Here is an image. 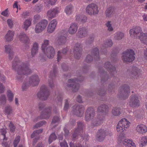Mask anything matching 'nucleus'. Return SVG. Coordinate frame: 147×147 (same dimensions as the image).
<instances>
[{
    "label": "nucleus",
    "mask_w": 147,
    "mask_h": 147,
    "mask_svg": "<svg viewBox=\"0 0 147 147\" xmlns=\"http://www.w3.org/2000/svg\"><path fill=\"white\" fill-rule=\"evenodd\" d=\"M42 9V7L41 5H39L36 7L35 9V11L37 12H40Z\"/></svg>",
    "instance_id": "nucleus-60"
},
{
    "label": "nucleus",
    "mask_w": 147,
    "mask_h": 147,
    "mask_svg": "<svg viewBox=\"0 0 147 147\" xmlns=\"http://www.w3.org/2000/svg\"><path fill=\"white\" fill-rule=\"evenodd\" d=\"M123 144L127 147H136V145L131 140L126 139L123 141Z\"/></svg>",
    "instance_id": "nucleus-30"
},
{
    "label": "nucleus",
    "mask_w": 147,
    "mask_h": 147,
    "mask_svg": "<svg viewBox=\"0 0 147 147\" xmlns=\"http://www.w3.org/2000/svg\"><path fill=\"white\" fill-rule=\"evenodd\" d=\"M7 95L8 100L10 102L13 101L14 94L12 92L9 90L7 91Z\"/></svg>",
    "instance_id": "nucleus-42"
},
{
    "label": "nucleus",
    "mask_w": 147,
    "mask_h": 147,
    "mask_svg": "<svg viewBox=\"0 0 147 147\" xmlns=\"http://www.w3.org/2000/svg\"><path fill=\"white\" fill-rule=\"evenodd\" d=\"M47 57L49 59L53 58L55 55V51L53 48L49 46L46 48L44 51H42Z\"/></svg>",
    "instance_id": "nucleus-17"
},
{
    "label": "nucleus",
    "mask_w": 147,
    "mask_h": 147,
    "mask_svg": "<svg viewBox=\"0 0 147 147\" xmlns=\"http://www.w3.org/2000/svg\"><path fill=\"white\" fill-rule=\"evenodd\" d=\"M67 50L66 49H63L62 52H61L60 51H58L57 54V61L59 62L62 58V56L63 54L66 53Z\"/></svg>",
    "instance_id": "nucleus-40"
},
{
    "label": "nucleus",
    "mask_w": 147,
    "mask_h": 147,
    "mask_svg": "<svg viewBox=\"0 0 147 147\" xmlns=\"http://www.w3.org/2000/svg\"><path fill=\"white\" fill-rule=\"evenodd\" d=\"M57 137L54 133L52 134L50 136L49 139V143L51 144L53 140H55L56 139Z\"/></svg>",
    "instance_id": "nucleus-46"
},
{
    "label": "nucleus",
    "mask_w": 147,
    "mask_h": 147,
    "mask_svg": "<svg viewBox=\"0 0 147 147\" xmlns=\"http://www.w3.org/2000/svg\"><path fill=\"white\" fill-rule=\"evenodd\" d=\"M4 114L7 116H13V110L10 106L7 105L5 107L4 111Z\"/></svg>",
    "instance_id": "nucleus-26"
},
{
    "label": "nucleus",
    "mask_w": 147,
    "mask_h": 147,
    "mask_svg": "<svg viewBox=\"0 0 147 147\" xmlns=\"http://www.w3.org/2000/svg\"><path fill=\"white\" fill-rule=\"evenodd\" d=\"M110 134L109 131L105 128H102L99 129L97 133L96 139L99 142L103 141L106 136Z\"/></svg>",
    "instance_id": "nucleus-6"
},
{
    "label": "nucleus",
    "mask_w": 147,
    "mask_h": 147,
    "mask_svg": "<svg viewBox=\"0 0 147 147\" xmlns=\"http://www.w3.org/2000/svg\"><path fill=\"white\" fill-rule=\"evenodd\" d=\"M60 146L61 147H68L66 142L65 141L60 143Z\"/></svg>",
    "instance_id": "nucleus-61"
},
{
    "label": "nucleus",
    "mask_w": 147,
    "mask_h": 147,
    "mask_svg": "<svg viewBox=\"0 0 147 147\" xmlns=\"http://www.w3.org/2000/svg\"><path fill=\"white\" fill-rule=\"evenodd\" d=\"M142 144L144 146L147 144V137L144 136L141 138Z\"/></svg>",
    "instance_id": "nucleus-52"
},
{
    "label": "nucleus",
    "mask_w": 147,
    "mask_h": 147,
    "mask_svg": "<svg viewBox=\"0 0 147 147\" xmlns=\"http://www.w3.org/2000/svg\"><path fill=\"white\" fill-rule=\"evenodd\" d=\"M40 15H36L34 16V20L33 22L34 23H36L37 21L38 20L40 19Z\"/></svg>",
    "instance_id": "nucleus-58"
},
{
    "label": "nucleus",
    "mask_w": 147,
    "mask_h": 147,
    "mask_svg": "<svg viewBox=\"0 0 147 147\" xmlns=\"http://www.w3.org/2000/svg\"><path fill=\"white\" fill-rule=\"evenodd\" d=\"M136 131L140 134H143L147 132V127L143 124H140L137 125Z\"/></svg>",
    "instance_id": "nucleus-21"
},
{
    "label": "nucleus",
    "mask_w": 147,
    "mask_h": 147,
    "mask_svg": "<svg viewBox=\"0 0 147 147\" xmlns=\"http://www.w3.org/2000/svg\"><path fill=\"white\" fill-rule=\"evenodd\" d=\"M37 97L42 100L47 99L49 95V92L45 86H42L40 88V91L37 94Z\"/></svg>",
    "instance_id": "nucleus-8"
},
{
    "label": "nucleus",
    "mask_w": 147,
    "mask_h": 147,
    "mask_svg": "<svg viewBox=\"0 0 147 147\" xmlns=\"http://www.w3.org/2000/svg\"><path fill=\"white\" fill-rule=\"evenodd\" d=\"M1 14L4 16L7 17L8 16V9H7L4 11H3L1 13Z\"/></svg>",
    "instance_id": "nucleus-55"
},
{
    "label": "nucleus",
    "mask_w": 147,
    "mask_h": 147,
    "mask_svg": "<svg viewBox=\"0 0 147 147\" xmlns=\"http://www.w3.org/2000/svg\"><path fill=\"white\" fill-rule=\"evenodd\" d=\"M112 113L114 116H118L120 114V111L119 108H114L112 111Z\"/></svg>",
    "instance_id": "nucleus-45"
},
{
    "label": "nucleus",
    "mask_w": 147,
    "mask_h": 147,
    "mask_svg": "<svg viewBox=\"0 0 147 147\" xmlns=\"http://www.w3.org/2000/svg\"><path fill=\"white\" fill-rule=\"evenodd\" d=\"M17 37L21 42L25 44H28L30 43V40L29 37L24 32L18 34Z\"/></svg>",
    "instance_id": "nucleus-16"
},
{
    "label": "nucleus",
    "mask_w": 147,
    "mask_h": 147,
    "mask_svg": "<svg viewBox=\"0 0 147 147\" xmlns=\"http://www.w3.org/2000/svg\"><path fill=\"white\" fill-rule=\"evenodd\" d=\"M134 51L132 49H128L122 54V59L125 62H131L135 59Z\"/></svg>",
    "instance_id": "nucleus-4"
},
{
    "label": "nucleus",
    "mask_w": 147,
    "mask_h": 147,
    "mask_svg": "<svg viewBox=\"0 0 147 147\" xmlns=\"http://www.w3.org/2000/svg\"><path fill=\"white\" fill-rule=\"evenodd\" d=\"M92 57L90 55H88L86 58V61L87 62L89 63L92 61Z\"/></svg>",
    "instance_id": "nucleus-56"
},
{
    "label": "nucleus",
    "mask_w": 147,
    "mask_h": 147,
    "mask_svg": "<svg viewBox=\"0 0 147 147\" xmlns=\"http://www.w3.org/2000/svg\"><path fill=\"white\" fill-rule=\"evenodd\" d=\"M32 19L31 18H29L26 20L24 23L23 28L26 30L28 27L30 26L31 24Z\"/></svg>",
    "instance_id": "nucleus-37"
},
{
    "label": "nucleus",
    "mask_w": 147,
    "mask_h": 147,
    "mask_svg": "<svg viewBox=\"0 0 147 147\" xmlns=\"http://www.w3.org/2000/svg\"><path fill=\"white\" fill-rule=\"evenodd\" d=\"M60 9L58 7L51 9L47 12V16L50 19L55 18L60 13Z\"/></svg>",
    "instance_id": "nucleus-14"
},
{
    "label": "nucleus",
    "mask_w": 147,
    "mask_h": 147,
    "mask_svg": "<svg viewBox=\"0 0 147 147\" xmlns=\"http://www.w3.org/2000/svg\"><path fill=\"white\" fill-rule=\"evenodd\" d=\"M108 106L105 105H100L98 108L97 118L92 121V126H98L101 125L105 119V117L102 115V113L108 109Z\"/></svg>",
    "instance_id": "nucleus-2"
},
{
    "label": "nucleus",
    "mask_w": 147,
    "mask_h": 147,
    "mask_svg": "<svg viewBox=\"0 0 147 147\" xmlns=\"http://www.w3.org/2000/svg\"><path fill=\"white\" fill-rule=\"evenodd\" d=\"M49 40L47 39L44 40L41 47L42 50V51H45V50L46 49V47L49 45Z\"/></svg>",
    "instance_id": "nucleus-44"
},
{
    "label": "nucleus",
    "mask_w": 147,
    "mask_h": 147,
    "mask_svg": "<svg viewBox=\"0 0 147 147\" xmlns=\"http://www.w3.org/2000/svg\"><path fill=\"white\" fill-rule=\"evenodd\" d=\"M40 80L38 76L36 75H34L30 77L27 82L24 83L22 88L24 90L27 86L29 85L34 86L37 85L40 82Z\"/></svg>",
    "instance_id": "nucleus-3"
},
{
    "label": "nucleus",
    "mask_w": 147,
    "mask_h": 147,
    "mask_svg": "<svg viewBox=\"0 0 147 147\" xmlns=\"http://www.w3.org/2000/svg\"><path fill=\"white\" fill-rule=\"evenodd\" d=\"M113 22L111 21H108L106 24V25L107 28V30L109 32H112L113 30Z\"/></svg>",
    "instance_id": "nucleus-41"
},
{
    "label": "nucleus",
    "mask_w": 147,
    "mask_h": 147,
    "mask_svg": "<svg viewBox=\"0 0 147 147\" xmlns=\"http://www.w3.org/2000/svg\"><path fill=\"white\" fill-rule=\"evenodd\" d=\"M48 24V22L46 20H42L37 24L35 29L36 33H38L43 31L46 28Z\"/></svg>",
    "instance_id": "nucleus-10"
},
{
    "label": "nucleus",
    "mask_w": 147,
    "mask_h": 147,
    "mask_svg": "<svg viewBox=\"0 0 147 147\" xmlns=\"http://www.w3.org/2000/svg\"><path fill=\"white\" fill-rule=\"evenodd\" d=\"M86 13L90 15L97 14L99 12L97 5L94 3L88 5L86 7Z\"/></svg>",
    "instance_id": "nucleus-7"
},
{
    "label": "nucleus",
    "mask_w": 147,
    "mask_h": 147,
    "mask_svg": "<svg viewBox=\"0 0 147 147\" xmlns=\"http://www.w3.org/2000/svg\"><path fill=\"white\" fill-rule=\"evenodd\" d=\"M29 13L27 11L23 12L21 14L22 16V18H25L26 16H28Z\"/></svg>",
    "instance_id": "nucleus-63"
},
{
    "label": "nucleus",
    "mask_w": 147,
    "mask_h": 147,
    "mask_svg": "<svg viewBox=\"0 0 147 147\" xmlns=\"http://www.w3.org/2000/svg\"><path fill=\"white\" fill-rule=\"evenodd\" d=\"M114 39L116 40H120L123 39L124 36L123 32H117L114 34Z\"/></svg>",
    "instance_id": "nucleus-31"
},
{
    "label": "nucleus",
    "mask_w": 147,
    "mask_h": 147,
    "mask_svg": "<svg viewBox=\"0 0 147 147\" xmlns=\"http://www.w3.org/2000/svg\"><path fill=\"white\" fill-rule=\"evenodd\" d=\"M51 107H49L45 109L41 116V117H41V119H46L50 117L51 111Z\"/></svg>",
    "instance_id": "nucleus-27"
},
{
    "label": "nucleus",
    "mask_w": 147,
    "mask_h": 147,
    "mask_svg": "<svg viewBox=\"0 0 147 147\" xmlns=\"http://www.w3.org/2000/svg\"><path fill=\"white\" fill-rule=\"evenodd\" d=\"M5 52L9 54V58L12 59L13 55V53L12 50V47L9 45H6L5 46Z\"/></svg>",
    "instance_id": "nucleus-28"
},
{
    "label": "nucleus",
    "mask_w": 147,
    "mask_h": 147,
    "mask_svg": "<svg viewBox=\"0 0 147 147\" xmlns=\"http://www.w3.org/2000/svg\"><path fill=\"white\" fill-rule=\"evenodd\" d=\"M128 104L130 107H138L140 105V100L136 96H131L130 98Z\"/></svg>",
    "instance_id": "nucleus-12"
},
{
    "label": "nucleus",
    "mask_w": 147,
    "mask_h": 147,
    "mask_svg": "<svg viewBox=\"0 0 147 147\" xmlns=\"http://www.w3.org/2000/svg\"><path fill=\"white\" fill-rule=\"evenodd\" d=\"M142 29L139 26H135L131 29L129 31L130 36L131 37H139L141 36Z\"/></svg>",
    "instance_id": "nucleus-13"
},
{
    "label": "nucleus",
    "mask_w": 147,
    "mask_h": 147,
    "mask_svg": "<svg viewBox=\"0 0 147 147\" xmlns=\"http://www.w3.org/2000/svg\"><path fill=\"white\" fill-rule=\"evenodd\" d=\"M92 54L94 58L96 59H98L99 57V53L98 49L96 48L94 49L92 51Z\"/></svg>",
    "instance_id": "nucleus-39"
},
{
    "label": "nucleus",
    "mask_w": 147,
    "mask_h": 147,
    "mask_svg": "<svg viewBox=\"0 0 147 147\" xmlns=\"http://www.w3.org/2000/svg\"><path fill=\"white\" fill-rule=\"evenodd\" d=\"M114 13V8L112 7L107 8L105 12L106 17L108 18L110 17Z\"/></svg>",
    "instance_id": "nucleus-32"
},
{
    "label": "nucleus",
    "mask_w": 147,
    "mask_h": 147,
    "mask_svg": "<svg viewBox=\"0 0 147 147\" xmlns=\"http://www.w3.org/2000/svg\"><path fill=\"white\" fill-rule=\"evenodd\" d=\"M129 75L134 79H138L140 72V70L135 66L132 67L127 70Z\"/></svg>",
    "instance_id": "nucleus-11"
},
{
    "label": "nucleus",
    "mask_w": 147,
    "mask_h": 147,
    "mask_svg": "<svg viewBox=\"0 0 147 147\" xmlns=\"http://www.w3.org/2000/svg\"><path fill=\"white\" fill-rule=\"evenodd\" d=\"M57 0H47V3L51 5H55Z\"/></svg>",
    "instance_id": "nucleus-59"
},
{
    "label": "nucleus",
    "mask_w": 147,
    "mask_h": 147,
    "mask_svg": "<svg viewBox=\"0 0 147 147\" xmlns=\"http://www.w3.org/2000/svg\"><path fill=\"white\" fill-rule=\"evenodd\" d=\"M139 38L142 43L147 44V33L141 34Z\"/></svg>",
    "instance_id": "nucleus-36"
},
{
    "label": "nucleus",
    "mask_w": 147,
    "mask_h": 147,
    "mask_svg": "<svg viewBox=\"0 0 147 147\" xmlns=\"http://www.w3.org/2000/svg\"><path fill=\"white\" fill-rule=\"evenodd\" d=\"M12 67L17 71L16 78L18 80L22 77V75H28L32 72L29 68V64L27 62L20 63L16 61L14 63L13 61Z\"/></svg>",
    "instance_id": "nucleus-1"
},
{
    "label": "nucleus",
    "mask_w": 147,
    "mask_h": 147,
    "mask_svg": "<svg viewBox=\"0 0 147 147\" xmlns=\"http://www.w3.org/2000/svg\"><path fill=\"white\" fill-rule=\"evenodd\" d=\"M38 49V44L35 42L34 43L32 49L31 54L32 56L34 57L37 53Z\"/></svg>",
    "instance_id": "nucleus-33"
},
{
    "label": "nucleus",
    "mask_w": 147,
    "mask_h": 147,
    "mask_svg": "<svg viewBox=\"0 0 147 147\" xmlns=\"http://www.w3.org/2000/svg\"><path fill=\"white\" fill-rule=\"evenodd\" d=\"M45 123V122L44 121H42L40 122L35 125L34 126V128H38L40 127L41 126L43 125Z\"/></svg>",
    "instance_id": "nucleus-53"
},
{
    "label": "nucleus",
    "mask_w": 147,
    "mask_h": 147,
    "mask_svg": "<svg viewBox=\"0 0 147 147\" xmlns=\"http://www.w3.org/2000/svg\"><path fill=\"white\" fill-rule=\"evenodd\" d=\"M57 22L56 20L53 19L49 24L47 28V32L49 33H52L55 30Z\"/></svg>",
    "instance_id": "nucleus-20"
},
{
    "label": "nucleus",
    "mask_w": 147,
    "mask_h": 147,
    "mask_svg": "<svg viewBox=\"0 0 147 147\" xmlns=\"http://www.w3.org/2000/svg\"><path fill=\"white\" fill-rule=\"evenodd\" d=\"M83 125L82 123L79 122L78 123V127L75 130L74 133L73 135L74 138H76V136L78 134L80 135L83 132Z\"/></svg>",
    "instance_id": "nucleus-25"
},
{
    "label": "nucleus",
    "mask_w": 147,
    "mask_h": 147,
    "mask_svg": "<svg viewBox=\"0 0 147 147\" xmlns=\"http://www.w3.org/2000/svg\"><path fill=\"white\" fill-rule=\"evenodd\" d=\"M129 93V87L127 86L124 87L123 90L120 93L121 98L124 99H126L128 98Z\"/></svg>",
    "instance_id": "nucleus-22"
},
{
    "label": "nucleus",
    "mask_w": 147,
    "mask_h": 147,
    "mask_svg": "<svg viewBox=\"0 0 147 147\" xmlns=\"http://www.w3.org/2000/svg\"><path fill=\"white\" fill-rule=\"evenodd\" d=\"M66 42V38L65 36L60 37L56 41V43L57 45H62Z\"/></svg>",
    "instance_id": "nucleus-34"
},
{
    "label": "nucleus",
    "mask_w": 147,
    "mask_h": 147,
    "mask_svg": "<svg viewBox=\"0 0 147 147\" xmlns=\"http://www.w3.org/2000/svg\"><path fill=\"white\" fill-rule=\"evenodd\" d=\"M69 106L68 100L66 99L65 100V102L64 107V110L65 111L67 110L68 109Z\"/></svg>",
    "instance_id": "nucleus-54"
},
{
    "label": "nucleus",
    "mask_w": 147,
    "mask_h": 147,
    "mask_svg": "<svg viewBox=\"0 0 147 147\" xmlns=\"http://www.w3.org/2000/svg\"><path fill=\"white\" fill-rule=\"evenodd\" d=\"M94 110L92 107L88 108L86 110L85 116V119L86 121L90 120L94 116Z\"/></svg>",
    "instance_id": "nucleus-15"
},
{
    "label": "nucleus",
    "mask_w": 147,
    "mask_h": 147,
    "mask_svg": "<svg viewBox=\"0 0 147 147\" xmlns=\"http://www.w3.org/2000/svg\"><path fill=\"white\" fill-rule=\"evenodd\" d=\"M20 137L17 136L15 138L13 142L14 147H17L18 144L20 140Z\"/></svg>",
    "instance_id": "nucleus-51"
},
{
    "label": "nucleus",
    "mask_w": 147,
    "mask_h": 147,
    "mask_svg": "<svg viewBox=\"0 0 147 147\" xmlns=\"http://www.w3.org/2000/svg\"><path fill=\"white\" fill-rule=\"evenodd\" d=\"M74 113L79 117H82L84 113V108L82 106H75L73 107Z\"/></svg>",
    "instance_id": "nucleus-18"
},
{
    "label": "nucleus",
    "mask_w": 147,
    "mask_h": 147,
    "mask_svg": "<svg viewBox=\"0 0 147 147\" xmlns=\"http://www.w3.org/2000/svg\"><path fill=\"white\" fill-rule=\"evenodd\" d=\"M78 24L76 23H73L70 25L68 31L71 34H75L77 32L78 29Z\"/></svg>",
    "instance_id": "nucleus-23"
},
{
    "label": "nucleus",
    "mask_w": 147,
    "mask_h": 147,
    "mask_svg": "<svg viewBox=\"0 0 147 147\" xmlns=\"http://www.w3.org/2000/svg\"><path fill=\"white\" fill-rule=\"evenodd\" d=\"M130 123L126 119H121L119 122L117 127V130L119 133L121 134L128 128Z\"/></svg>",
    "instance_id": "nucleus-5"
},
{
    "label": "nucleus",
    "mask_w": 147,
    "mask_h": 147,
    "mask_svg": "<svg viewBox=\"0 0 147 147\" xmlns=\"http://www.w3.org/2000/svg\"><path fill=\"white\" fill-rule=\"evenodd\" d=\"M80 79L78 80L73 79H70L68 80L67 85L69 87L72 88L73 89V91L74 92H76L78 90L79 88V85L78 83L79 81H80L82 80V77H80Z\"/></svg>",
    "instance_id": "nucleus-9"
},
{
    "label": "nucleus",
    "mask_w": 147,
    "mask_h": 147,
    "mask_svg": "<svg viewBox=\"0 0 147 147\" xmlns=\"http://www.w3.org/2000/svg\"><path fill=\"white\" fill-rule=\"evenodd\" d=\"M6 97L5 95H2L0 96V104H5L6 102Z\"/></svg>",
    "instance_id": "nucleus-47"
},
{
    "label": "nucleus",
    "mask_w": 147,
    "mask_h": 147,
    "mask_svg": "<svg viewBox=\"0 0 147 147\" xmlns=\"http://www.w3.org/2000/svg\"><path fill=\"white\" fill-rule=\"evenodd\" d=\"M87 30L84 27L80 28L78 32V36L80 38L86 36L88 35Z\"/></svg>",
    "instance_id": "nucleus-24"
},
{
    "label": "nucleus",
    "mask_w": 147,
    "mask_h": 147,
    "mask_svg": "<svg viewBox=\"0 0 147 147\" xmlns=\"http://www.w3.org/2000/svg\"><path fill=\"white\" fill-rule=\"evenodd\" d=\"M105 67L106 68H109L111 71H114L115 70V68L114 67H113L111 65L110 63L108 62H106L105 64Z\"/></svg>",
    "instance_id": "nucleus-43"
},
{
    "label": "nucleus",
    "mask_w": 147,
    "mask_h": 147,
    "mask_svg": "<svg viewBox=\"0 0 147 147\" xmlns=\"http://www.w3.org/2000/svg\"><path fill=\"white\" fill-rule=\"evenodd\" d=\"M9 127L10 128L11 131L13 132L14 131L15 129V127L12 123L11 122L10 123L9 125Z\"/></svg>",
    "instance_id": "nucleus-57"
},
{
    "label": "nucleus",
    "mask_w": 147,
    "mask_h": 147,
    "mask_svg": "<svg viewBox=\"0 0 147 147\" xmlns=\"http://www.w3.org/2000/svg\"><path fill=\"white\" fill-rule=\"evenodd\" d=\"M7 21L8 26L10 28L12 27L13 25V19L11 18L7 20Z\"/></svg>",
    "instance_id": "nucleus-49"
},
{
    "label": "nucleus",
    "mask_w": 147,
    "mask_h": 147,
    "mask_svg": "<svg viewBox=\"0 0 147 147\" xmlns=\"http://www.w3.org/2000/svg\"><path fill=\"white\" fill-rule=\"evenodd\" d=\"M81 17L82 16L80 15H77L76 16V21L78 22H80Z\"/></svg>",
    "instance_id": "nucleus-62"
},
{
    "label": "nucleus",
    "mask_w": 147,
    "mask_h": 147,
    "mask_svg": "<svg viewBox=\"0 0 147 147\" xmlns=\"http://www.w3.org/2000/svg\"><path fill=\"white\" fill-rule=\"evenodd\" d=\"M73 7L71 5L67 6L65 10V13L67 15L71 14L73 11Z\"/></svg>",
    "instance_id": "nucleus-38"
},
{
    "label": "nucleus",
    "mask_w": 147,
    "mask_h": 147,
    "mask_svg": "<svg viewBox=\"0 0 147 147\" xmlns=\"http://www.w3.org/2000/svg\"><path fill=\"white\" fill-rule=\"evenodd\" d=\"M59 120V118L58 117H55L53 119L51 125L53 126L55 125V123Z\"/></svg>",
    "instance_id": "nucleus-50"
},
{
    "label": "nucleus",
    "mask_w": 147,
    "mask_h": 147,
    "mask_svg": "<svg viewBox=\"0 0 147 147\" xmlns=\"http://www.w3.org/2000/svg\"><path fill=\"white\" fill-rule=\"evenodd\" d=\"M82 48L80 43H76L74 48V57L77 59H79L81 55Z\"/></svg>",
    "instance_id": "nucleus-19"
},
{
    "label": "nucleus",
    "mask_w": 147,
    "mask_h": 147,
    "mask_svg": "<svg viewBox=\"0 0 147 147\" xmlns=\"http://www.w3.org/2000/svg\"><path fill=\"white\" fill-rule=\"evenodd\" d=\"M113 45V42L111 40H107L104 44V47L107 48L111 47Z\"/></svg>",
    "instance_id": "nucleus-48"
},
{
    "label": "nucleus",
    "mask_w": 147,
    "mask_h": 147,
    "mask_svg": "<svg viewBox=\"0 0 147 147\" xmlns=\"http://www.w3.org/2000/svg\"><path fill=\"white\" fill-rule=\"evenodd\" d=\"M42 131V129H40L36 131H34L33 133L32 134L31 136V138H33L35 137L34 140V143H36V137H37L39 134L41 133Z\"/></svg>",
    "instance_id": "nucleus-35"
},
{
    "label": "nucleus",
    "mask_w": 147,
    "mask_h": 147,
    "mask_svg": "<svg viewBox=\"0 0 147 147\" xmlns=\"http://www.w3.org/2000/svg\"><path fill=\"white\" fill-rule=\"evenodd\" d=\"M144 57L145 59L147 60V48L144 51Z\"/></svg>",
    "instance_id": "nucleus-64"
},
{
    "label": "nucleus",
    "mask_w": 147,
    "mask_h": 147,
    "mask_svg": "<svg viewBox=\"0 0 147 147\" xmlns=\"http://www.w3.org/2000/svg\"><path fill=\"white\" fill-rule=\"evenodd\" d=\"M14 35V32L13 31L9 30L5 36V38L7 41H10L12 40Z\"/></svg>",
    "instance_id": "nucleus-29"
}]
</instances>
